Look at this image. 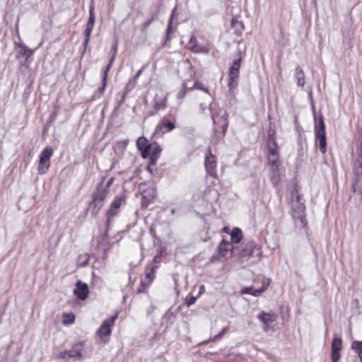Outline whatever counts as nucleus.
<instances>
[{"mask_svg": "<svg viewBox=\"0 0 362 362\" xmlns=\"http://www.w3.org/2000/svg\"><path fill=\"white\" fill-rule=\"evenodd\" d=\"M74 321V316L72 315L71 318L67 322V323H73Z\"/></svg>", "mask_w": 362, "mask_h": 362, "instance_id": "nucleus-62", "label": "nucleus"}, {"mask_svg": "<svg viewBox=\"0 0 362 362\" xmlns=\"http://www.w3.org/2000/svg\"><path fill=\"white\" fill-rule=\"evenodd\" d=\"M220 257H221V255H218V253L217 255H214L211 257V261L214 262L216 260H218Z\"/></svg>", "mask_w": 362, "mask_h": 362, "instance_id": "nucleus-56", "label": "nucleus"}, {"mask_svg": "<svg viewBox=\"0 0 362 362\" xmlns=\"http://www.w3.org/2000/svg\"><path fill=\"white\" fill-rule=\"evenodd\" d=\"M355 175V180L352 184V191L354 193L357 194L362 197V173Z\"/></svg>", "mask_w": 362, "mask_h": 362, "instance_id": "nucleus-21", "label": "nucleus"}, {"mask_svg": "<svg viewBox=\"0 0 362 362\" xmlns=\"http://www.w3.org/2000/svg\"><path fill=\"white\" fill-rule=\"evenodd\" d=\"M293 218L295 220L296 224L300 223L299 226L300 228H305L307 226V220L305 213H303V214H299L298 216H293Z\"/></svg>", "mask_w": 362, "mask_h": 362, "instance_id": "nucleus-28", "label": "nucleus"}, {"mask_svg": "<svg viewBox=\"0 0 362 362\" xmlns=\"http://www.w3.org/2000/svg\"><path fill=\"white\" fill-rule=\"evenodd\" d=\"M125 204L126 199L124 195L117 196L115 198L106 212V220L107 226L111 223V218L116 216L119 214L120 207Z\"/></svg>", "mask_w": 362, "mask_h": 362, "instance_id": "nucleus-9", "label": "nucleus"}, {"mask_svg": "<svg viewBox=\"0 0 362 362\" xmlns=\"http://www.w3.org/2000/svg\"><path fill=\"white\" fill-rule=\"evenodd\" d=\"M200 108L202 109V112H204V110L206 109V106H204V105L202 103H201Z\"/></svg>", "mask_w": 362, "mask_h": 362, "instance_id": "nucleus-64", "label": "nucleus"}, {"mask_svg": "<svg viewBox=\"0 0 362 362\" xmlns=\"http://www.w3.org/2000/svg\"><path fill=\"white\" fill-rule=\"evenodd\" d=\"M276 132L274 129H269L267 136V144L268 148V163L271 165V170L276 175L279 173V147L276 139Z\"/></svg>", "mask_w": 362, "mask_h": 362, "instance_id": "nucleus-2", "label": "nucleus"}, {"mask_svg": "<svg viewBox=\"0 0 362 362\" xmlns=\"http://www.w3.org/2000/svg\"><path fill=\"white\" fill-rule=\"evenodd\" d=\"M113 55L115 56L117 52V43L115 42V45L112 47Z\"/></svg>", "mask_w": 362, "mask_h": 362, "instance_id": "nucleus-58", "label": "nucleus"}, {"mask_svg": "<svg viewBox=\"0 0 362 362\" xmlns=\"http://www.w3.org/2000/svg\"><path fill=\"white\" fill-rule=\"evenodd\" d=\"M94 3L93 0L91 1L90 6H89V17L88 22L86 23V28L93 30L95 21V16L94 13Z\"/></svg>", "mask_w": 362, "mask_h": 362, "instance_id": "nucleus-22", "label": "nucleus"}, {"mask_svg": "<svg viewBox=\"0 0 362 362\" xmlns=\"http://www.w3.org/2000/svg\"><path fill=\"white\" fill-rule=\"evenodd\" d=\"M228 127V122H226L223 123V124L221 126V130H222V133H223V136H225V134L227 132Z\"/></svg>", "mask_w": 362, "mask_h": 362, "instance_id": "nucleus-50", "label": "nucleus"}, {"mask_svg": "<svg viewBox=\"0 0 362 362\" xmlns=\"http://www.w3.org/2000/svg\"><path fill=\"white\" fill-rule=\"evenodd\" d=\"M74 293L77 296L79 300H86L89 293V289L87 284L78 281L76 283V288L74 291Z\"/></svg>", "mask_w": 362, "mask_h": 362, "instance_id": "nucleus-16", "label": "nucleus"}, {"mask_svg": "<svg viewBox=\"0 0 362 362\" xmlns=\"http://www.w3.org/2000/svg\"><path fill=\"white\" fill-rule=\"evenodd\" d=\"M204 291V286L202 285L199 287V293H202Z\"/></svg>", "mask_w": 362, "mask_h": 362, "instance_id": "nucleus-63", "label": "nucleus"}, {"mask_svg": "<svg viewBox=\"0 0 362 362\" xmlns=\"http://www.w3.org/2000/svg\"><path fill=\"white\" fill-rule=\"evenodd\" d=\"M291 216H298L305 211V206L301 202V195L299 193L298 185H295L291 193Z\"/></svg>", "mask_w": 362, "mask_h": 362, "instance_id": "nucleus-4", "label": "nucleus"}, {"mask_svg": "<svg viewBox=\"0 0 362 362\" xmlns=\"http://www.w3.org/2000/svg\"><path fill=\"white\" fill-rule=\"evenodd\" d=\"M15 45L18 48L16 54V58L19 60L21 66L28 68L30 64L29 59L33 54L34 50L30 49L25 44L21 42L18 43L16 42Z\"/></svg>", "mask_w": 362, "mask_h": 362, "instance_id": "nucleus-5", "label": "nucleus"}, {"mask_svg": "<svg viewBox=\"0 0 362 362\" xmlns=\"http://www.w3.org/2000/svg\"><path fill=\"white\" fill-rule=\"evenodd\" d=\"M136 82L134 81V80L129 79L127 82V83L125 86V88L123 90L124 93L128 94L129 92H131L136 86Z\"/></svg>", "mask_w": 362, "mask_h": 362, "instance_id": "nucleus-37", "label": "nucleus"}, {"mask_svg": "<svg viewBox=\"0 0 362 362\" xmlns=\"http://www.w3.org/2000/svg\"><path fill=\"white\" fill-rule=\"evenodd\" d=\"M93 30L86 28L84 30L85 38L87 40H90V35Z\"/></svg>", "mask_w": 362, "mask_h": 362, "instance_id": "nucleus-49", "label": "nucleus"}, {"mask_svg": "<svg viewBox=\"0 0 362 362\" xmlns=\"http://www.w3.org/2000/svg\"><path fill=\"white\" fill-rule=\"evenodd\" d=\"M221 118L223 120V122H228V114L227 112H225Z\"/></svg>", "mask_w": 362, "mask_h": 362, "instance_id": "nucleus-57", "label": "nucleus"}, {"mask_svg": "<svg viewBox=\"0 0 362 362\" xmlns=\"http://www.w3.org/2000/svg\"><path fill=\"white\" fill-rule=\"evenodd\" d=\"M227 332H228V328L223 327L222 329V330L218 334L214 336L213 337V339H211V341H217L220 340L226 334Z\"/></svg>", "mask_w": 362, "mask_h": 362, "instance_id": "nucleus-42", "label": "nucleus"}, {"mask_svg": "<svg viewBox=\"0 0 362 362\" xmlns=\"http://www.w3.org/2000/svg\"><path fill=\"white\" fill-rule=\"evenodd\" d=\"M146 291V288H144L143 286L139 285L137 289V293H144Z\"/></svg>", "mask_w": 362, "mask_h": 362, "instance_id": "nucleus-59", "label": "nucleus"}, {"mask_svg": "<svg viewBox=\"0 0 362 362\" xmlns=\"http://www.w3.org/2000/svg\"><path fill=\"white\" fill-rule=\"evenodd\" d=\"M173 32V26L170 22H168V25L165 31V40L163 42V47L165 46L167 42L171 40V34Z\"/></svg>", "mask_w": 362, "mask_h": 362, "instance_id": "nucleus-32", "label": "nucleus"}, {"mask_svg": "<svg viewBox=\"0 0 362 362\" xmlns=\"http://www.w3.org/2000/svg\"><path fill=\"white\" fill-rule=\"evenodd\" d=\"M167 106L166 99H163L161 100H156L154 104V110L156 112L159 111L160 110L165 109Z\"/></svg>", "mask_w": 362, "mask_h": 362, "instance_id": "nucleus-35", "label": "nucleus"}, {"mask_svg": "<svg viewBox=\"0 0 362 362\" xmlns=\"http://www.w3.org/2000/svg\"><path fill=\"white\" fill-rule=\"evenodd\" d=\"M315 143L318 144L319 149L322 153H325L327 151V139L326 133H316L315 134Z\"/></svg>", "mask_w": 362, "mask_h": 362, "instance_id": "nucleus-20", "label": "nucleus"}, {"mask_svg": "<svg viewBox=\"0 0 362 362\" xmlns=\"http://www.w3.org/2000/svg\"><path fill=\"white\" fill-rule=\"evenodd\" d=\"M243 238V233L240 228H235L232 230L230 233V243H239Z\"/></svg>", "mask_w": 362, "mask_h": 362, "instance_id": "nucleus-25", "label": "nucleus"}, {"mask_svg": "<svg viewBox=\"0 0 362 362\" xmlns=\"http://www.w3.org/2000/svg\"><path fill=\"white\" fill-rule=\"evenodd\" d=\"M236 250H238V255L239 257L246 260L259 254V250L254 242H250L241 249L238 248Z\"/></svg>", "mask_w": 362, "mask_h": 362, "instance_id": "nucleus-11", "label": "nucleus"}, {"mask_svg": "<svg viewBox=\"0 0 362 362\" xmlns=\"http://www.w3.org/2000/svg\"><path fill=\"white\" fill-rule=\"evenodd\" d=\"M353 170L354 174L362 173V134L358 138V144L356 146V152L352 151Z\"/></svg>", "mask_w": 362, "mask_h": 362, "instance_id": "nucleus-10", "label": "nucleus"}, {"mask_svg": "<svg viewBox=\"0 0 362 362\" xmlns=\"http://www.w3.org/2000/svg\"><path fill=\"white\" fill-rule=\"evenodd\" d=\"M197 45V40L194 35H192L187 45V47L189 50L192 51Z\"/></svg>", "mask_w": 362, "mask_h": 362, "instance_id": "nucleus-38", "label": "nucleus"}, {"mask_svg": "<svg viewBox=\"0 0 362 362\" xmlns=\"http://www.w3.org/2000/svg\"><path fill=\"white\" fill-rule=\"evenodd\" d=\"M110 224H109L108 226H107V221H105V233L102 235L100 241H98L97 246H99L100 245H101L103 241L107 240V239L108 238V235H108V231H109V229H110Z\"/></svg>", "mask_w": 362, "mask_h": 362, "instance_id": "nucleus-41", "label": "nucleus"}, {"mask_svg": "<svg viewBox=\"0 0 362 362\" xmlns=\"http://www.w3.org/2000/svg\"><path fill=\"white\" fill-rule=\"evenodd\" d=\"M158 17V9L152 15V17L148 20H146L144 25H143V29H146L149 27V25L156 21Z\"/></svg>", "mask_w": 362, "mask_h": 362, "instance_id": "nucleus-36", "label": "nucleus"}, {"mask_svg": "<svg viewBox=\"0 0 362 362\" xmlns=\"http://www.w3.org/2000/svg\"><path fill=\"white\" fill-rule=\"evenodd\" d=\"M177 6H175L174 7V8L173 9L172 12H171V15H170V17L168 20V22H170L171 23V25L173 26V19L176 16V13H177Z\"/></svg>", "mask_w": 362, "mask_h": 362, "instance_id": "nucleus-48", "label": "nucleus"}, {"mask_svg": "<svg viewBox=\"0 0 362 362\" xmlns=\"http://www.w3.org/2000/svg\"><path fill=\"white\" fill-rule=\"evenodd\" d=\"M88 42H89V40H87L86 41V38L84 39V41H83V45L84 47V49H86L88 45Z\"/></svg>", "mask_w": 362, "mask_h": 362, "instance_id": "nucleus-60", "label": "nucleus"}, {"mask_svg": "<svg viewBox=\"0 0 362 362\" xmlns=\"http://www.w3.org/2000/svg\"><path fill=\"white\" fill-rule=\"evenodd\" d=\"M316 133H326L325 124L322 115H320L317 119L315 117V134Z\"/></svg>", "mask_w": 362, "mask_h": 362, "instance_id": "nucleus-23", "label": "nucleus"}, {"mask_svg": "<svg viewBox=\"0 0 362 362\" xmlns=\"http://www.w3.org/2000/svg\"><path fill=\"white\" fill-rule=\"evenodd\" d=\"M57 112L56 111H54L49 116V122H52L57 117Z\"/></svg>", "mask_w": 362, "mask_h": 362, "instance_id": "nucleus-52", "label": "nucleus"}, {"mask_svg": "<svg viewBox=\"0 0 362 362\" xmlns=\"http://www.w3.org/2000/svg\"><path fill=\"white\" fill-rule=\"evenodd\" d=\"M156 192L152 188L144 190L141 193V206L143 208H147L151 202L156 197Z\"/></svg>", "mask_w": 362, "mask_h": 362, "instance_id": "nucleus-18", "label": "nucleus"}, {"mask_svg": "<svg viewBox=\"0 0 362 362\" xmlns=\"http://www.w3.org/2000/svg\"><path fill=\"white\" fill-rule=\"evenodd\" d=\"M239 57L235 59L228 71V86L229 90L231 91L235 89L238 85V79L240 76V69L242 63L241 54L238 52Z\"/></svg>", "mask_w": 362, "mask_h": 362, "instance_id": "nucleus-3", "label": "nucleus"}, {"mask_svg": "<svg viewBox=\"0 0 362 362\" xmlns=\"http://www.w3.org/2000/svg\"><path fill=\"white\" fill-rule=\"evenodd\" d=\"M112 66V64L108 63L105 71H104L103 76H106V78H107V73L110 71V69H111Z\"/></svg>", "mask_w": 362, "mask_h": 362, "instance_id": "nucleus-54", "label": "nucleus"}, {"mask_svg": "<svg viewBox=\"0 0 362 362\" xmlns=\"http://www.w3.org/2000/svg\"><path fill=\"white\" fill-rule=\"evenodd\" d=\"M304 146L306 145V138L305 136L299 134L298 139V156L301 157L304 154Z\"/></svg>", "mask_w": 362, "mask_h": 362, "instance_id": "nucleus-26", "label": "nucleus"}, {"mask_svg": "<svg viewBox=\"0 0 362 362\" xmlns=\"http://www.w3.org/2000/svg\"><path fill=\"white\" fill-rule=\"evenodd\" d=\"M278 315L273 313H266L262 311L258 315L257 319L264 325V329L268 331L272 327V324L277 320Z\"/></svg>", "mask_w": 362, "mask_h": 362, "instance_id": "nucleus-12", "label": "nucleus"}, {"mask_svg": "<svg viewBox=\"0 0 362 362\" xmlns=\"http://www.w3.org/2000/svg\"><path fill=\"white\" fill-rule=\"evenodd\" d=\"M106 86H107V78H106V76H103V78H102V85L100 87H99L98 88V91H97V93L98 94V97L99 98L101 95L103 94L105 90V88H106Z\"/></svg>", "mask_w": 362, "mask_h": 362, "instance_id": "nucleus-39", "label": "nucleus"}, {"mask_svg": "<svg viewBox=\"0 0 362 362\" xmlns=\"http://www.w3.org/2000/svg\"><path fill=\"white\" fill-rule=\"evenodd\" d=\"M104 180L105 177L97 185L95 189L91 194V200L89 202V206L90 208V216L93 218H95L103 208L109 194V188L112 185L115 177H110L105 185H103Z\"/></svg>", "mask_w": 362, "mask_h": 362, "instance_id": "nucleus-1", "label": "nucleus"}, {"mask_svg": "<svg viewBox=\"0 0 362 362\" xmlns=\"http://www.w3.org/2000/svg\"><path fill=\"white\" fill-rule=\"evenodd\" d=\"M53 149L51 146L45 147L40 155L37 172L40 175L45 174L50 167V159L53 154Z\"/></svg>", "mask_w": 362, "mask_h": 362, "instance_id": "nucleus-7", "label": "nucleus"}, {"mask_svg": "<svg viewBox=\"0 0 362 362\" xmlns=\"http://www.w3.org/2000/svg\"><path fill=\"white\" fill-rule=\"evenodd\" d=\"M197 297L193 296H188L185 299V304L187 307H189L195 303Z\"/></svg>", "mask_w": 362, "mask_h": 362, "instance_id": "nucleus-45", "label": "nucleus"}, {"mask_svg": "<svg viewBox=\"0 0 362 362\" xmlns=\"http://www.w3.org/2000/svg\"><path fill=\"white\" fill-rule=\"evenodd\" d=\"M151 147L148 146V148H143V149H139V151L141 153V156L143 158H146L150 157V150Z\"/></svg>", "mask_w": 362, "mask_h": 362, "instance_id": "nucleus-46", "label": "nucleus"}, {"mask_svg": "<svg viewBox=\"0 0 362 362\" xmlns=\"http://www.w3.org/2000/svg\"><path fill=\"white\" fill-rule=\"evenodd\" d=\"M185 88H186L185 86H183V88H182L181 91L178 93V97L179 98H182V97L185 96V95L186 93Z\"/></svg>", "mask_w": 362, "mask_h": 362, "instance_id": "nucleus-55", "label": "nucleus"}, {"mask_svg": "<svg viewBox=\"0 0 362 362\" xmlns=\"http://www.w3.org/2000/svg\"><path fill=\"white\" fill-rule=\"evenodd\" d=\"M351 349L358 354L360 358V362H362V341H353L351 344Z\"/></svg>", "mask_w": 362, "mask_h": 362, "instance_id": "nucleus-27", "label": "nucleus"}, {"mask_svg": "<svg viewBox=\"0 0 362 362\" xmlns=\"http://www.w3.org/2000/svg\"><path fill=\"white\" fill-rule=\"evenodd\" d=\"M175 128V124L174 122L168 119L166 117H163L156 125L152 137L160 138L165 133L173 131Z\"/></svg>", "mask_w": 362, "mask_h": 362, "instance_id": "nucleus-8", "label": "nucleus"}, {"mask_svg": "<svg viewBox=\"0 0 362 362\" xmlns=\"http://www.w3.org/2000/svg\"><path fill=\"white\" fill-rule=\"evenodd\" d=\"M230 25L233 28L235 29L237 33H241L244 29V24L242 21H240L235 18H233L230 22Z\"/></svg>", "mask_w": 362, "mask_h": 362, "instance_id": "nucleus-30", "label": "nucleus"}, {"mask_svg": "<svg viewBox=\"0 0 362 362\" xmlns=\"http://www.w3.org/2000/svg\"><path fill=\"white\" fill-rule=\"evenodd\" d=\"M117 317V315H112L102 323L98 330V334L100 338H104L110 335L112 332L111 327L113 325Z\"/></svg>", "mask_w": 362, "mask_h": 362, "instance_id": "nucleus-14", "label": "nucleus"}, {"mask_svg": "<svg viewBox=\"0 0 362 362\" xmlns=\"http://www.w3.org/2000/svg\"><path fill=\"white\" fill-rule=\"evenodd\" d=\"M84 350L83 343H77L74 344L70 350L59 351L54 353L56 358L69 361L70 358L80 359L83 356Z\"/></svg>", "mask_w": 362, "mask_h": 362, "instance_id": "nucleus-6", "label": "nucleus"}, {"mask_svg": "<svg viewBox=\"0 0 362 362\" xmlns=\"http://www.w3.org/2000/svg\"><path fill=\"white\" fill-rule=\"evenodd\" d=\"M127 95V94L124 92L122 93L119 99L117 102V105L115 106V110H114L115 111L118 110L121 107V105L123 104V103L125 101Z\"/></svg>", "mask_w": 362, "mask_h": 362, "instance_id": "nucleus-43", "label": "nucleus"}, {"mask_svg": "<svg viewBox=\"0 0 362 362\" xmlns=\"http://www.w3.org/2000/svg\"><path fill=\"white\" fill-rule=\"evenodd\" d=\"M343 348L342 339L334 337L331 343V360L332 362H338L341 358L340 351Z\"/></svg>", "mask_w": 362, "mask_h": 362, "instance_id": "nucleus-13", "label": "nucleus"}, {"mask_svg": "<svg viewBox=\"0 0 362 362\" xmlns=\"http://www.w3.org/2000/svg\"><path fill=\"white\" fill-rule=\"evenodd\" d=\"M269 281H270V280H268V281L267 283L264 282L262 286L259 289H253V288L252 286L244 287L241 291V293L242 294H250L255 297L259 296H261V294L262 293H264L267 290V287L269 285Z\"/></svg>", "mask_w": 362, "mask_h": 362, "instance_id": "nucleus-17", "label": "nucleus"}, {"mask_svg": "<svg viewBox=\"0 0 362 362\" xmlns=\"http://www.w3.org/2000/svg\"><path fill=\"white\" fill-rule=\"evenodd\" d=\"M237 249L238 247H235L230 241L222 239L217 247V252L221 257H225L228 251L231 252V255H235Z\"/></svg>", "mask_w": 362, "mask_h": 362, "instance_id": "nucleus-15", "label": "nucleus"}, {"mask_svg": "<svg viewBox=\"0 0 362 362\" xmlns=\"http://www.w3.org/2000/svg\"><path fill=\"white\" fill-rule=\"evenodd\" d=\"M151 283L148 282L146 279H141L140 285L143 286L144 288L148 286Z\"/></svg>", "mask_w": 362, "mask_h": 362, "instance_id": "nucleus-53", "label": "nucleus"}, {"mask_svg": "<svg viewBox=\"0 0 362 362\" xmlns=\"http://www.w3.org/2000/svg\"><path fill=\"white\" fill-rule=\"evenodd\" d=\"M157 268V267H151L150 268V271L146 272L145 279H146L148 282L151 283L154 279V270Z\"/></svg>", "mask_w": 362, "mask_h": 362, "instance_id": "nucleus-40", "label": "nucleus"}, {"mask_svg": "<svg viewBox=\"0 0 362 362\" xmlns=\"http://www.w3.org/2000/svg\"><path fill=\"white\" fill-rule=\"evenodd\" d=\"M115 56H114V55L112 54V57L110 59V60H109V62H108V63L112 65L113 62H114V60H115Z\"/></svg>", "mask_w": 362, "mask_h": 362, "instance_id": "nucleus-61", "label": "nucleus"}, {"mask_svg": "<svg viewBox=\"0 0 362 362\" xmlns=\"http://www.w3.org/2000/svg\"><path fill=\"white\" fill-rule=\"evenodd\" d=\"M150 156L158 158L162 151L160 146L156 142H153L150 144Z\"/></svg>", "mask_w": 362, "mask_h": 362, "instance_id": "nucleus-29", "label": "nucleus"}, {"mask_svg": "<svg viewBox=\"0 0 362 362\" xmlns=\"http://www.w3.org/2000/svg\"><path fill=\"white\" fill-rule=\"evenodd\" d=\"M149 158V163L147 166V170L148 171H152V166H156L158 157L150 156Z\"/></svg>", "mask_w": 362, "mask_h": 362, "instance_id": "nucleus-44", "label": "nucleus"}, {"mask_svg": "<svg viewBox=\"0 0 362 362\" xmlns=\"http://www.w3.org/2000/svg\"><path fill=\"white\" fill-rule=\"evenodd\" d=\"M195 86L197 87V89L202 90L203 91H204L205 93L210 94L209 90L204 87V84L197 82L195 83Z\"/></svg>", "mask_w": 362, "mask_h": 362, "instance_id": "nucleus-47", "label": "nucleus"}, {"mask_svg": "<svg viewBox=\"0 0 362 362\" xmlns=\"http://www.w3.org/2000/svg\"><path fill=\"white\" fill-rule=\"evenodd\" d=\"M163 318L166 320L168 322H169L170 324H173L176 318V313L173 312L171 309H168L165 312Z\"/></svg>", "mask_w": 362, "mask_h": 362, "instance_id": "nucleus-33", "label": "nucleus"}, {"mask_svg": "<svg viewBox=\"0 0 362 362\" xmlns=\"http://www.w3.org/2000/svg\"><path fill=\"white\" fill-rule=\"evenodd\" d=\"M136 146L138 149H143L148 148L150 144L148 143V140L144 136H140L136 141Z\"/></svg>", "mask_w": 362, "mask_h": 362, "instance_id": "nucleus-31", "label": "nucleus"}, {"mask_svg": "<svg viewBox=\"0 0 362 362\" xmlns=\"http://www.w3.org/2000/svg\"><path fill=\"white\" fill-rule=\"evenodd\" d=\"M295 78L298 86L303 87L305 85V74L300 66L296 67Z\"/></svg>", "mask_w": 362, "mask_h": 362, "instance_id": "nucleus-24", "label": "nucleus"}, {"mask_svg": "<svg viewBox=\"0 0 362 362\" xmlns=\"http://www.w3.org/2000/svg\"><path fill=\"white\" fill-rule=\"evenodd\" d=\"M205 168L207 173L211 175L214 176L216 175V159L215 157L210 153V155L206 156L205 158Z\"/></svg>", "mask_w": 362, "mask_h": 362, "instance_id": "nucleus-19", "label": "nucleus"}, {"mask_svg": "<svg viewBox=\"0 0 362 362\" xmlns=\"http://www.w3.org/2000/svg\"><path fill=\"white\" fill-rule=\"evenodd\" d=\"M142 73V69H140L137 71V73L135 74V76L132 78H131L130 79L132 80H134V81H135L136 83V81L138 79V78L140 76V75Z\"/></svg>", "mask_w": 362, "mask_h": 362, "instance_id": "nucleus-51", "label": "nucleus"}, {"mask_svg": "<svg viewBox=\"0 0 362 362\" xmlns=\"http://www.w3.org/2000/svg\"><path fill=\"white\" fill-rule=\"evenodd\" d=\"M210 51L209 47L206 46H203L201 45L197 44L196 47L192 50V52L194 53H204V54H208Z\"/></svg>", "mask_w": 362, "mask_h": 362, "instance_id": "nucleus-34", "label": "nucleus"}]
</instances>
